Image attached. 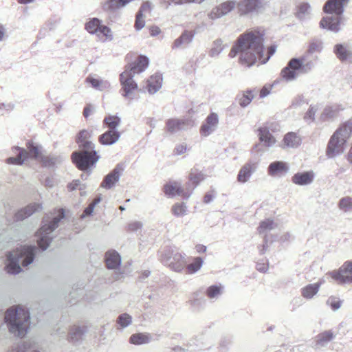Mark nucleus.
<instances>
[{
    "mask_svg": "<svg viewBox=\"0 0 352 352\" xmlns=\"http://www.w3.org/2000/svg\"><path fill=\"white\" fill-rule=\"evenodd\" d=\"M315 177L313 171L299 172L292 177V182L298 186H307L311 184Z\"/></svg>",
    "mask_w": 352,
    "mask_h": 352,
    "instance_id": "25",
    "label": "nucleus"
},
{
    "mask_svg": "<svg viewBox=\"0 0 352 352\" xmlns=\"http://www.w3.org/2000/svg\"><path fill=\"white\" fill-rule=\"evenodd\" d=\"M80 185H81V184H80V182L79 180H74V181H73L72 183H71L68 186V188H69L71 190H76L77 188H79L80 190H81Z\"/></svg>",
    "mask_w": 352,
    "mask_h": 352,
    "instance_id": "60",
    "label": "nucleus"
},
{
    "mask_svg": "<svg viewBox=\"0 0 352 352\" xmlns=\"http://www.w3.org/2000/svg\"><path fill=\"white\" fill-rule=\"evenodd\" d=\"M198 292L194 293L190 297L189 302L194 307H199L205 303V299L203 298H198Z\"/></svg>",
    "mask_w": 352,
    "mask_h": 352,
    "instance_id": "53",
    "label": "nucleus"
},
{
    "mask_svg": "<svg viewBox=\"0 0 352 352\" xmlns=\"http://www.w3.org/2000/svg\"><path fill=\"white\" fill-rule=\"evenodd\" d=\"M148 63V58L140 55L135 63L126 66L124 71L120 75V82L122 86L120 91L123 97L130 101L134 99L138 85L133 80V77L135 74L143 72L147 68Z\"/></svg>",
    "mask_w": 352,
    "mask_h": 352,
    "instance_id": "2",
    "label": "nucleus"
},
{
    "mask_svg": "<svg viewBox=\"0 0 352 352\" xmlns=\"http://www.w3.org/2000/svg\"><path fill=\"white\" fill-rule=\"evenodd\" d=\"M152 341V336L148 333H137L129 338V342L135 345L148 344Z\"/></svg>",
    "mask_w": 352,
    "mask_h": 352,
    "instance_id": "33",
    "label": "nucleus"
},
{
    "mask_svg": "<svg viewBox=\"0 0 352 352\" xmlns=\"http://www.w3.org/2000/svg\"><path fill=\"white\" fill-rule=\"evenodd\" d=\"M105 263L108 269L116 270L120 266L121 257L115 250L109 251L105 254Z\"/></svg>",
    "mask_w": 352,
    "mask_h": 352,
    "instance_id": "31",
    "label": "nucleus"
},
{
    "mask_svg": "<svg viewBox=\"0 0 352 352\" xmlns=\"http://www.w3.org/2000/svg\"><path fill=\"white\" fill-rule=\"evenodd\" d=\"M133 0H107L102 5V8L106 12H113L125 7Z\"/></svg>",
    "mask_w": 352,
    "mask_h": 352,
    "instance_id": "32",
    "label": "nucleus"
},
{
    "mask_svg": "<svg viewBox=\"0 0 352 352\" xmlns=\"http://www.w3.org/2000/svg\"><path fill=\"white\" fill-rule=\"evenodd\" d=\"M256 170V164L255 163L252 162L245 163L239 171L237 181L241 184L248 182Z\"/></svg>",
    "mask_w": 352,
    "mask_h": 352,
    "instance_id": "22",
    "label": "nucleus"
},
{
    "mask_svg": "<svg viewBox=\"0 0 352 352\" xmlns=\"http://www.w3.org/2000/svg\"><path fill=\"white\" fill-rule=\"evenodd\" d=\"M103 122L108 130L99 136V142L106 146L116 143L121 136V133L117 129L121 123V119L116 116H108L104 118Z\"/></svg>",
    "mask_w": 352,
    "mask_h": 352,
    "instance_id": "9",
    "label": "nucleus"
},
{
    "mask_svg": "<svg viewBox=\"0 0 352 352\" xmlns=\"http://www.w3.org/2000/svg\"><path fill=\"white\" fill-rule=\"evenodd\" d=\"M263 34L258 30H250L241 34L231 49L229 56L240 54L239 61L248 67L254 65L263 56Z\"/></svg>",
    "mask_w": 352,
    "mask_h": 352,
    "instance_id": "1",
    "label": "nucleus"
},
{
    "mask_svg": "<svg viewBox=\"0 0 352 352\" xmlns=\"http://www.w3.org/2000/svg\"><path fill=\"white\" fill-rule=\"evenodd\" d=\"M72 160L78 169L86 170L97 162L99 156L95 150V147L90 149H81L80 151H75L72 154Z\"/></svg>",
    "mask_w": 352,
    "mask_h": 352,
    "instance_id": "11",
    "label": "nucleus"
},
{
    "mask_svg": "<svg viewBox=\"0 0 352 352\" xmlns=\"http://www.w3.org/2000/svg\"><path fill=\"white\" fill-rule=\"evenodd\" d=\"M36 248L34 245L21 246L16 251L7 254L6 270L9 274H17L21 271L20 263L23 267L31 264L35 256Z\"/></svg>",
    "mask_w": 352,
    "mask_h": 352,
    "instance_id": "6",
    "label": "nucleus"
},
{
    "mask_svg": "<svg viewBox=\"0 0 352 352\" xmlns=\"http://www.w3.org/2000/svg\"><path fill=\"white\" fill-rule=\"evenodd\" d=\"M333 338L334 335L331 331L322 332L317 336L316 346H325Z\"/></svg>",
    "mask_w": 352,
    "mask_h": 352,
    "instance_id": "42",
    "label": "nucleus"
},
{
    "mask_svg": "<svg viewBox=\"0 0 352 352\" xmlns=\"http://www.w3.org/2000/svg\"><path fill=\"white\" fill-rule=\"evenodd\" d=\"M65 212L63 209H59L56 216L54 217L52 221L48 218L43 220V226L36 232L37 243L42 250H45L50 245L52 237L50 234L58 226L61 219H64Z\"/></svg>",
    "mask_w": 352,
    "mask_h": 352,
    "instance_id": "8",
    "label": "nucleus"
},
{
    "mask_svg": "<svg viewBox=\"0 0 352 352\" xmlns=\"http://www.w3.org/2000/svg\"><path fill=\"white\" fill-rule=\"evenodd\" d=\"M223 50V45L221 39H217L213 42L212 47L210 51V56H218Z\"/></svg>",
    "mask_w": 352,
    "mask_h": 352,
    "instance_id": "50",
    "label": "nucleus"
},
{
    "mask_svg": "<svg viewBox=\"0 0 352 352\" xmlns=\"http://www.w3.org/2000/svg\"><path fill=\"white\" fill-rule=\"evenodd\" d=\"M340 209L344 212L352 210V197H345L342 198L338 204Z\"/></svg>",
    "mask_w": 352,
    "mask_h": 352,
    "instance_id": "48",
    "label": "nucleus"
},
{
    "mask_svg": "<svg viewBox=\"0 0 352 352\" xmlns=\"http://www.w3.org/2000/svg\"><path fill=\"white\" fill-rule=\"evenodd\" d=\"M332 278L339 284H347L352 283V261H348L337 271L330 272Z\"/></svg>",
    "mask_w": 352,
    "mask_h": 352,
    "instance_id": "13",
    "label": "nucleus"
},
{
    "mask_svg": "<svg viewBox=\"0 0 352 352\" xmlns=\"http://www.w3.org/2000/svg\"><path fill=\"white\" fill-rule=\"evenodd\" d=\"M85 330L83 328L80 327H73L70 329L69 333V340L73 343H77L80 342L85 334Z\"/></svg>",
    "mask_w": 352,
    "mask_h": 352,
    "instance_id": "39",
    "label": "nucleus"
},
{
    "mask_svg": "<svg viewBox=\"0 0 352 352\" xmlns=\"http://www.w3.org/2000/svg\"><path fill=\"white\" fill-rule=\"evenodd\" d=\"M236 6L234 1H227L213 8L208 14L209 19L215 20L219 19L233 10Z\"/></svg>",
    "mask_w": 352,
    "mask_h": 352,
    "instance_id": "16",
    "label": "nucleus"
},
{
    "mask_svg": "<svg viewBox=\"0 0 352 352\" xmlns=\"http://www.w3.org/2000/svg\"><path fill=\"white\" fill-rule=\"evenodd\" d=\"M289 171V167L286 162L275 161L270 164L267 168L268 175L272 177H280Z\"/></svg>",
    "mask_w": 352,
    "mask_h": 352,
    "instance_id": "24",
    "label": "nucleus"
},
{
    "mask_svg": "<svg viewBox=\"0 0 352 352\" xmlns=\"http://www.w3.org/2000/svg\"><path fill=\"white\" fill-rule=\"evenodd\" d=\"M308 51L300 58H293L281 71V76L287 81L295 80L298 74H307L314 67V60L309 58Z\"/></svg>",
    "mask_w": 352,
    "mask_h": 352,
    "instance_id": "7",
    "label": "nucleus"
},
{
    "mask_svg": "<svg viewBox=\"0 0 352 352\" xmlns=\"http://www.w3.org/2000/svg\"><path fill=\"white\" fill-rule=\"evenodd\" d=\"M4 320L10 333L23 338L30 325V312L21 306L8 309L4 315Z\"/></svg>",
    "mask_w": 352,
    "mask_h": 352,
    "instance_id": "3",
    "label": "nucleus"
},
{
    "mask_svg": "<svg viewBox=\"0 0 352 352\" xmlns=\"http://www.w3.org/2000/svg\"><path fill=\"white\" fill-rule=\"evenodd\" d=\"M86 81L97 90L102 91L110 87V83L108 81L94 78L91 76H88Z\"/></svg>",
    "mask_w": 352,
    "mask_h": 352,
    "instance_id": "40",
    "label": "nucleus"
},
{
    "mask_svg": "<svg viewBox=\"0 0 352 352\" xmlns=\"http://www.w3.org/2000/svg\"><path fill=\"white\" fill-rule=\"evenodd\" d=\"M203 259L201 257H196L193 262L187 265L186 268L189 274H194L200 270L203 265Z\"/></svg>",
    "mask_w": 352,
    "mask_h": 352,
    "instance_id": "44",
    "label": "nucleus"
},
{
    "mask_svg": "<svg viewBox=\"0 0 352 352\" xmlns=\"http://www.w3.org/2000/svg\"><path fill=\"white\" fill-rule=\"evenodd\" d=\"M214 195L210 192H207L204 197V202L205 204L210 203L214 199Z\"/></svg>",
    "mask_w": 352,
    "mask_h": 352,
    "instance_id": "64",
    "label": "nucleus"
},
{
    "mask_svg": "<svg viewBox=\"0 0 352 352\" xmlns=\"http://www.w3.org/2000/svg\"><path fill=\"white\" fill-rule=\"evenodd\" d=\"M349 2V0H327L323 6V11L334 15L323 17L320 21V28L334 33L338 32L340 30L341 16Z\"/></svg>",
    "mask_w": 352,
    "mask_h": 352,
    "instance_id": "5",
    "label": "nucleus"
},
{
    "mask_svg": "<svg viewBox=\"0 0 352 352\" xmlns=\"http://www.w3.org/2000/svg\"><path fill=\"white\" fill-rule=\"evenodd\" d=\"M343 110V106L340 104L327 105L320 116V120L322 122L333 121Z\"/></svg>",
    "mask_w": 352,
    "mask_h": 352,
    "instance_id": "20",
    "label": "nucleus"
},
{
    "mask_svg": "<svg viewBox=\"0 0 352 352\" xmlns=\"http://www.w3.org/2000/svg\"><path fill=\"white\" fill-rule=\"evenodd\" d=\"M187 206L184 203H177L172 207V212L177 217H183L186 214Z\"/></svg>",
    "mask_w": 352,
    "mask_h": 352,
    "instance_id": "46",
    "label": "nucleus"
},
{
    "mask_svg": "<svg viewBox=\"0 0 352 352\" xmlns=\"http://www.w3.org/2000/svg\"><path fill=\"white\" fill-rule=\"evenodd\" d=\"M12 109V106L10 104H0V114H4L5 111H8Z\"/></svg>",
    "mask_w": 352,
    "mask_h": 352,
    "instance_id": "61",
    "label": "nucleus"
},
{
    "mask_svg": "<svg viewBox=\"0 0 352 352\" xmlns=\"http://www.w3.org/2000/svg\"><path fill=\"white\" fill-rule=\"evenodd\" d=\"M205 179V175L202 172H198L197 170H192L189 175V181L186 184L188 191H190V195L197 186Z\"/></svg>",
    "mask_w": 352,
    "mask_h": 352,
    "instance_id": "29",
    "label": "nucleus"
},
{
    "mask_svg": "<svg viewBox=\"0 0 352 352\" xmlns=\"http://www.w3.org/2000/svg\"><path fill=\"white\" fill-rule=\"evenodd\" d=\"M323 48V43L321 40L318 38H314L309 43L307 51L308 53H311V54L314 53H320Z\"/></svg>",
    "mask_w": 352,
    "mask_h": 352,
    "instance_id": "43",
    "label": "nucleus"
},
{
    "mask_svg": "<svg viewBox=\"0 0 352 352\" xmlns=\"http://www.w3.org/2000/svg\"><path fill=\"white\" fill-rule=\"evenodd\" d=\"M334 53L341 61L352 60V50L346 45L337 44L334 47Z\"/></svg>",
    "mask_w": 352,
    "mask_h": 352,
    "instance_id": "30",
    "label": "nucleus"
},
{
    "mask_svg": "<svg viewBox=\"0 0 352 352\" xmlns=\"http://www.w3.org/2000/svg\"><path fill=\"white\" fill-rule=\"evenodd\" d=\"M324 282V280H321L320 282L316 283L307 285L302 289V296L305 298L311 299L318 293L320 285Z\"/></svg>",
    "mask_w": 352,
    "mask_h": 352,
    "instance_id": "37",
    "label": "nucleus"
},
{
    "mask_svg": "<svg viewBox=\"0 0 352 352\" xmlns=\"http://www.w3.org/2000/svg\"><path fill=\"white\" fill-rule=\"evenodd\" d=\"M256 270L261 272H265L268 270V265L265 263H258L256 264Z\"/></svg>",
    "mask_w": 352,
    "mask_h": 352,
    "instance_id": "62",
    "label": "nucleus"
},
{
    "mask_svg": "<svg viewBox=\"0 0 352 352\" xmlns=\"http://www.w3.org/2000/svg\"><path fill=\"white\" fill-rule=\"evenodd\" d=\"M219 124V117L215 113H211L208 116L205 122L201 126V133L202 135L208 136L214 132L217 128Z\"/></svg>",
    "mask_w": 352,
    "mask_h": 352,
    "instance_id": "21",
    "label": "nucleus"
},
{
    "mask_svg": "<svg viewBox=\"0 0 352 352\" xmlns=\"http://www.w3.org/2000/svg\"><path fill=\"white\" fill-rule=\"evenodd\" d=\"M311 7L307 3H302L298 7L297 16L300 19H302L306 14L309 13Z\"/></svg>",
    "mask_w": 352,
    "mask_h": 352,
    "instance_id": "52",
    "label": "nucleus"
},
{
    "mask_svg": "<svg viewBox=\"0 0 352 352\" xmlns=\"http://www.w3.org/2000/svg\"><path fill=\"white\" fill-rule=\"evenodd\" d=\"M95 207L92 205L89 204L84 210V213L82 215V217H85V216L91 215L94 211Z\"/></svg>",
    "mask_w": 352,
    "mask_h": 352,
    "instance_id": "63",
    "label": "nucleus"
},
{
    "mask_svg": "<svg viewBox=\"0 0 352 352\" xmlns=\"http://www.w3.org/2000/svg\"><path fill=\"white\" fill-rule=\"evenodd\" d=\"M101 23L98 18H93L85 24V28L90 34H96L103 41L113 40L111 29L107 25H102Z\"/></svg>",
    "mask_w": 352,
    "mask_h": 352,
    "instance_id": "12",
    "label": "nucleus"
},
{
    "mask_svg": "<svg viewBox=\"0 0 352 352\" xmlns=\"http://www.w3.org/2000/svg\"><path fill=\"white\" fill-rule=\"evenodd\" d=\"M143 224L138 221H133L128 224V230L132 232H135L142 228Z\"/></svg>",
    "mask_w": 352,
    "mask_h": 352,
    "instance_id": "55",
    "label": "nucleus"
},
{
    "mask_svg": "<svg viewBox=\"0 0 352 352\" xmlns=\"http://www.w3.org/2000/svg\"><path fill=\"white\" fill-rule=\"evenodd\" d=\"M239 105L242 107H247L254 98V95L252 94V91H247L246 93H243L241 96H238Z\"/></svg>",
    "mask_w": 352,
    "mask_h": 352,
    "instance_id": "45",
    "label": "nucleus"
},
{
    "mask_svg": "<svg viewBox=\"0 0 352 352\" xmlns=\"http://www.w3.org/2000/svg\"><path fill=\"white\" fill-rule=\"evenodd\" d=\"M162 77L161 75H154L147 80L146 89L149 94L156 93L162 87Z\"/></svg>",
    "mask_w": 352,
    "mask_h": 352,
    "instance_id": "36",
    "label": "nucleus"
},
{
    "mask_svg": "<svg viewBox=\"0 0 352 352\" xmlns=\"http://www.w3.org/2000/svg\"><path fill=\"white\" fill-rule=\"evenodd\" d=\"M132 322V318L128 314H120L117 319V323L122 327L125 328L129 326Z\"/></svg>",
    "mask_w": 352,
    "mask_h": 352,
    "instance_id": "49",
    "label": "nucleus"
},
{
    "mask_svg": "<svg viewBox=\"0 0 352 352\" xmlns=\"http://www.w3.org/2000/svg\"><path fill=\"white\" fill-rule=\"evenodd\" d=\"M145 22L144 20V16L141 13L136 14V19L135 22V28L137 30H140L144 27Z\"/></svg>",
    "mask_w": 352,
    "mask_h": 352,
    "instance_id": "54",
    "label": "nucleus"
},
{
    "mask_svg": "<svg viewBox=\"0 0 352 352\" xmlns=\"http://www.w3.org/2000/svg\"><path fill=\"white\" fill-rule=\"evenodd\" d=\"M27 149L26 151L28 153L27 155H25V160L28 158H34L36 160H41V156H43L42 154V147L39 145L35 144L33 142H29L27 144Z\"/></svg>",
    "mask_w": 352,
    "mask_h": 352,
    "instance_id": "35",
    "label": "nucleus"
},
{
    "mask_svg": "<svg viewBox=\"0 0 352 352\" xmlns=\"http://www.w3.org/2000/svg\"><path fill=\"white\" fill-rule=\"evenodd\" d=\"M301 142V138L296 133L288 132L284 135L280 146L283 149L296 148Z\"/></svg>",
    "mask_w": 352,
    "mask_h": 352,
    "instance_id": "23",
    "label": "nucleus"
},
{
    "mask_svg": "<svg viewBox=\"0 0 352 352\" xmlns=\"http://www.w3.org/2000/svg\"><path fill=\"white\" fill-rule=\"evenodd\" d=\"M14 149L18 152L16 157L8 158L7 162L8 164L21 165L25 161V155H27L28 153L25 149L20 147H15Z\"/></svg>",
    "mask_w": 352,
    "mask_h": 352,
    "instance_id": "38",
    "label": "nucleus"
},
{
    "mask_svg": "<svg viewBox=\"0 0 352 352\" xmlns=\"http://www.w3.org/2000/svg\"><path fill=\"white\" fill-rule=\"evenodd\" d=\"M190 122L188 119L170 118L166 122L165 130L170 135L175 134L187 129Z\"/></svg>",
    "mask_w": 352,
    "mask_h": 352,
    "instance_id": "19",
    "label": "nucleus"
},
{
    "mask_svg": "<svg viewBox=\"0 0 352 352\" xmlns=\"http://www.w3.org/2000/svg\"><path fill=\"white\" fill-rule=\"evenodd\" d=\"M42 207L40 204L33 203L27 206L24 208L19 210L14 215L16 221H22L25 218L32 215L34 212L41 210Z\"/></svg>",
    "mask_w": 352,
    "mask_h": 352,
    "instance_id": "28",
    "label": "nucleus"
},
{
    "mask_svg": "<svg viewBox=\"0 0 352 352\" xmlns=\"http://www.w3.org/2000/svg\"><path fill=\"white\" fill-rule=\"evenodd\" d=\"M273 124H264L258 129V136L261 144L266 147L271 148L276 143V139L273 135Z\"/></svg>",
    "mask_w": 352,
    "mask_h": 352,
    "instance_id": "14",
    "label": "nucleus"
},
{
    "mask_svg": "<svg viewBox=\"0 0 352 352\" xmlns=\"http://www.w3.org/2000/svg\"><path fill=\"white\" fill-rule=\"evenodd\" d=\"M151 10V5L148 2H146V3H144L140 10H138V12L137 13H141L142 14H143V12H148V11H150Z\"/></svg>",
    "mask_w": 352,
    "mask_h": 352,
    "instance_id": "58",
    "label": "nucleus"
},
{
    "mask_svg": "<svg viewBox=\"0 0 352 352\" xmlns=\"http://www.w3.org/2000/svg\"><path fill=\"white\" fill-rule=\"evenodd\" d=\"M63 160L64 157L62 155L52 154L41 156L40 162L43 166L50 168L60 164Z\"/></svg>",
    "mask_w": 352,
    "mask_h": 352,
    "instance_id": "34",
    "label": "nucleus"
},
{
    "mask_svg": "<svg viewBox=\"0 0 352 352\" xmlns=\"http://www.w3.org/2000/svg\"><path fill=\"white\" fill-rule=\"evenodd\" d=\"M318 110V108L315 106H310L308 111L304 116V120L308 122H312L315 120V115Z\"/></svg>",
    "mask_w": 352,
    "mask_h": 352,
    "instance_id": "51",
    "label": "nucleus"
},
{
    "mask_svg": "<svg viewBox=\"0 0 352 352\" xmlns=\"http://www.w3.org/2000/svg\"><path fill=\"white\" fill-rule=\"evenodd\" d=\"M352 135V118L344 122L330 137L325 154L328 159H333L344 153L348 139Z\"/></svg>",
    "mask_w": 352,
    "mask_h": 352,
    "instance_id": "4",
    "label": "nucleus"
},
{
    "mask_svg": "<svg viewBox=\"0 0 352 352\" xmlns=\"http://www.w3.org/2000/svg\"><path fill=\"white\" fill-rule=\"evenodd\" d=\"M265 5V0H241L237 4L241 14L258 12L264 8Z\"/></svg>",
    "mask_w": 352,
    "mask_h": 352,
    "instance_id": "15",
    "label": "nucleus"
},
{
    "mask_svg": "<svg viewBox=\"0 0 352 352\" xmlns=\"http://www.w3.org/2000/svg\"><path fill=\"white\" fill-rule=\"evenodd\" d=\"M164 192L167 196L171 197L179 195L188 199L190 196V191H188L186 187L182 188L181 184L177 182L166 184L164 187Z\"/></svg>",
    "mask_w": 352,
    "mask_h": 352,
    "instance_id": "18",
    "label": "nucleus"
},
{
    "mask_svg": "<svg viewBox=\"0 0 352 352\" xmlns=\"http://www.w3.org/2000/svg\"><path fill=\"white\" fill-rule=\"evenodd\" d=\"M91 136V132L85 129L78 133L76 137V142L80 149H90L95 147L94 144L89 140Z\"/></svg>",
    "mask_w": 352,
    "mask_h": 352,
    "instance_id": "27",
    "label": "nucleus"
},
{
    "mask_svg": "<svg viewBox=\"0 0 352 352\" xmlns=\"http://www.w3.org/2000/svg\"><path fill=\"white\" fill-rule=\"evenodd\" d=\"M123 171L124 166L122 164H118L116 167L104 177L100 186L105 189H111L115 184L120 180Z\"/></svg>",
    "mask_w": 352,
    "mask_h": 352,
    "instance_id": "17",
    "label": "nucleus"
},
{
    "mask_svg": "<svg viewBox=\"0 0 352 352\" xmlns=\"http://www.w3.org/2000/svg\"><path fill=\"white\" fill-rule=\"evenodd\" d=\"M187 147L184 144H178L175 146L174 152L177 155L184 154L186 151Z\"/></svg>",
    "mask_w": 352,
    "mask_h": 352,
    "instance_id": "57",
    "label": "nucleus"
},
{
    "mask_svg": "<svg viewBox=\"0 0 352 352\" xmlns=\"http://www.w3.org/2000/svg\"><path fill=\"white\" fill-rule=\"evenodd\" d=\"M160 261L177 272H182L186 265L185 254H182L172 248L164 250L160 255Z\"/></svg>",
    "mask_w": 352,
    "mask_h": 352,
    "instance_id": "10",
    "label": "nucleus"
},
{
    "mask_svg": "<svg viewBox=\"0 0 352 352\" xmlns=\"http://www.w3.org/2000/svg\"><path fill=\"white\" fill-rule=\"evenodd\" d=\"M94 110V108L92 105L91 104H87L85 109H84V111H83V116L85 117V118H87Z\"/></svg>",
    "mask_w": 352,
    "mask_h": 352,
    "instance_id": "59",
    "label": "nucleus"
},
{
    "mask_svg": "<svg viewBox=\"0 0 352 352\" xmlns=\"http://www.w3.org/2000/svg\"><path fill=\"white\" fill-rule=\"evenodd\" d=\"M195 32L185 30L173 43L172 49H179L187 47L193 40Z\"/></svg>",
    "mask_w": 352,
    "mask_h": 352,
    "instance_id": "26",
    "label": "nucleus"
},
{
    "mask_svg": "<svg viewBox=\"0 0 352 352\" xmlns=\"http://www.w3.org/2000/svg\"><path fill=\"white\" fill-rule=\"evenodd\" d=\"M175 4L181 5L185 3H201L205 0H170Z\"/></svg>",
    "mask_w": 352,
    "mask_h": 352,
    "instance_id": "56",
    "label": "nucleus"
},
{
    "mask_svg": "<svg viewBox=\"0 0 352 352\" xmlns=\"http://www.w3.org/2000/svg\"><path fill=\"white\" fill-rule=\"evenodd\" d=\"M223 286L221 284L214 285L208 287L206 294L207 296L211 299L218 298L223 293Z\"/></svg>",
    "mask_w": 352,
    "mask_h": 352,
    "instance_id": "41",
    "label": "nucleus"
},
{
    "mask_svg": "<svg viewBox=\"0 0 352 352\" xmlns=\"http://www.w3.org/2000/svg\"><path fill=\"white\" fill-rule=\"evenodd\" d=\"M274 228V223L272 219H267L261 222L258 228L260 234L267 232Z\"/></svg>",
    "mask_w": 352,
    "mask_h": 352,
    "instance_id": "47",
    "label": "nucleus"
}]
</instances>
